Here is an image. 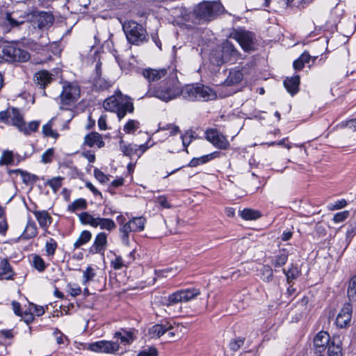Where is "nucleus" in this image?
<instances>
[{
  "label": "nucleus",
  "mask_w": 356,
  "mask_h": 356,
  "mask_svg": "<svg viewBox=\"0 0 356 356\" xmlns=\"http://www.w3.org/2000/svg\"><path fill=\"white\" fill-rule=\"evenodd\" d=\"M283 84L287 92L293 96L299 91L300 76L294 75L291 77H286Z\"/></svg>",
  "instance_id": "20"
},
{
  "label": "nucleus",
  "mask_w": 356,
  "mask_h": 356,
  "mask_svg": "<svg viewBox=\"0 0 356 356\" xmlns=\"http://www.w3.org/2000/svg\"><path fill=\"white\" fill-rule=\"evenodd\" d=\"M156 202L163 209H170L172 205L168 202L165 195H159L156 199Z\"/></svg>",
  "instance_id": "55"
},
{
  "label": "nucleus",
  "mask_w": 356,
  "mask_h": 356,
  "mask_svg": "<svg viewBox=\"0 0 356 356\" xmlns=\"http://www.w3.org/2000/svg\"><path fill=\"white\" fill-rule=\"evenodd\" d=\"M86 187L87 188H88L90 191H92V193L95 195V196H100L101 197H102V193L97 190L94 186L93 184L91 183V182H86Z\"/></svg>",
  "instance_id": "64"
},
{
  "label": "nucleus",
  "mask_w": 356,
  "mask_h": 356,
  "mask_svg": "<svg viewBox=\"0 0 356 356\" xmlns=\"http://www.w3.org/2000/svg\"><path fill=\"white\" fill-rule=\"evenodd\" d=\"M14 163V154L12 151H3L0 159V165H10Z\"/></svg>",
  "instance_id": "45"
},
{
  "label": "nucleus",
  "mask_w": 356,
  "mask_h": 356,
  "mask_svg": "<svg viewBox=\"0 0 356 356\" xmlns=\"http://www.w3.org/2000/svg\"><path fill=\"white\" fill-rule=\"evenodd\" d=\"M94 175L102 183H106L108 180V177L98 168L94 170Z\"/></svg>",
  "instance_id": "60"
},
{
  "label": "nucleus",
  "mask_w": 356,
  "mask_h": 356,
  "mask_svg": "<svg viewBox=\"0 0 356 356\" xmlns=\"http://www.w3.org/2000/svg\"><path fill=\"white\" fill-rule=\"evenodd\" d=\"M119 344L109 341H98L90 343H86L83 348L95 352L113 354L119 350Z\"/></svg>",
  "instance_id": "13"
},
{
  "label": "nucleus",
  "mask_w": 356,
  "mask_h": 356,
  "mask_svg": "<svg viewBox=\"0 0 356 356\" xmlns=\"http://www.w3.org/2000/svg\"><path fill=\"white\" fill-rule=\"evenodd\" d=\"M352 314L353 306L351 303H344L335 320L337 327L340 329L348 327L351 321Z\"/></svg>",
  "instance_id": "15"
},
{
  "label": "nucleus",
  "mask_w": 356,
  "mask_h": 356,
  "mask_svg": "<svg viewBox=\"0 0 356 356\" xmlns=\"http://www.w3.org/2000/svg\"><path fill=\"white\" fill-rule=\"evenodd\" d=\"M84 144L90 147L97 146L101 148L104 146V142L101 135L97 132L88 134L84 138Z\"/></svg>",
  "instance_id": "23"
},
{
  "label": "nucleus",
  "mask_w": 356,
  "mask_h": 356,
  "mask_svg": "<svg viewBox=\"0 0 356 356\" xmlns=\"http://www.w3.org/2000/svg\"><path fill=\"white\" fill-rule=\"evenodd\" d=\"M6 19V21L8 22L9 25L12 28L17 27L24 23L23 20L19 21V20H17L15 18H13L10 13H7Z\"/></svg>",
  "instance_id": "59"
},
{
  "label": "nucleus",
  "mask_w": 356,
  "mask_h": 356,
  "mask_svg": "<svg viewBox=\"0 0 356 356\" xmlns=\"http://www.w3.org/2000/svg\"><path fill=\"white\" fill-rule=\"evenodd\" d=\"M53 75L47 70H40L34 76V81L41 89H44L46 86L51 82Z\"/></svg>",
  "instance_id": "22"
},
{
  "label": "nucleus",
  "mask_w": 356,
  "mask_h": 356,
  "mask_svg": "<svg viewBox=\"0 0 356 356\" xmlns=\"http://www.w3.org/2000/svg\"><path fill=\"white\" fill-rule=\"evenodd\" d=\"M222 5L217 1H203L193 9V15L199 24L208 23L221 13Z\"/></svg>",
  "instance_id": "6"
},
{
  "label": "nucleus",
  "mask_w": 356,
  "mask_h": 356,
  "mask_svg": "<svg viewBox=\"0 0 356 356\" xmlns=\"http://www.w3.org/2000/svg\"><path fill=\"white\" fill-rule=\"evenodd\" d=\"M116 220L119 224V233H120V237L121 238L123 236V232L122 230V227L127 225L126 218L125 217L120 214L117 216Z\"/></svg>",
  "instance_id": "62"
},
{
  "label": "nucleus",
  "mask_w": 356,
  "mask_h": 356,
  "mask_svg": "<svg viewBox=\"0 0 356 356\" xmlns=\"http://www.w3.org/2000/svg\"><path fill=\"white\" fill-rule=\"evenodd\" d=\"M79 218L82 225H89L92 227H95L97 221V218L88 212H82L79 214Z\"/></svg>",
  "instance_id": "40"
},
{
  "label": "nucleus",
  "mask_w": 356,
  "mask_h": 356,
  "mask_svg": "<svg viewBox=\"0 0 356 356\" xmlns=\"http://www.w3.org/2000/svg\"><path fill=\"white\" fill-rule=\"evenodd\" d=\"M122 29L127 42L133 45L140 46L149 40L146 29L134 20L126 21L122 24Z\"/></svg>",
  "instance_id": "5"
},
{
  "label": "nucleus",
  "mask_w": 356,
  "mask_h": 356,
  "mask_svg": "<svg viewBox=\"0 0 356 356\" xmlns=\"http://www.w3.org/2000/svg\"><path fill=\"white\" fill-rule=\"evenodd\" d=\"M103 106L106 111L116 113L119 120L124 118L128 112H133L134 108L131 100L123 99L120 91L106 99Z\"/></svg>",
  "instance_id": "4"
},
{
  "label": "nucleus",
  "mask_w": 356,
  "mask_h": 356,
  "mask_svg": "<svg viewBox=\"0 0 356 356\" xmlns=\"http://www.w3.org/2000/svg\"><path fill=\"white\" fill-rule=\"evenodd\" d=\"M356 234V222H353L350 223L346 231V238L347 240H349V241L351 240V238Z\"/></svg>",
  "instance_id": "58"
},
{
  "label": "nucleus",
  "mask_w": 356,
  "mask_h": 356,
  "mask_svg": "<svg viewBox=\"0 0 356 356\" xmlns=\"http://www.w3.org/2000/svg\"><path fill=\"white\" fill-rule=\"evenodd\" d=\"M63 177H56L51 179H49L46 184L49 186L54 193H56L62 186Z\"/></svg>",
  "instance_id": "48"
},
{
  "label": "nucleus",
  "mask_w": 356,
  "mask_h": 356,
  "mask_svg": "<svg viewBox=\"0 0 356 356\" xmlns=\"http://www.w3.org/2000/svg\"><path fill=\"white\" fill-rule=\"evenodd\" d=\"M54 150L53 148H49L42 154L41 162L43 163H49L52 161Z\"/></svg>",
  "instance_id": "53"
},
{
  "label": "nucleus",
  "mask_w": 356,
  "mask_h": 356,
  "mask_svg": "<svg viewBox=\"0 0 356 356\" xmlns=\"http://www.w3.org/2000/svg\"><path fill=\"white\" fill-rule=\"evenodd\" d=\"M195 132L192 130L186 131L184 134L181 136V138L182 140V145L184 147V150L188 152V147L193 142V140L195 138L194 136Z\"/></svg>",
  "instance_id": "42"
},
{
  "label": "nucleus",
  "mask_w": 356,
  "mask_h": 356,
  "mask_svg": "<svg viewBox=\"0 0 356 356\" xmlns=\"http://www.w3.org/2000/svg\"><path fill=\"white\" fill-rule=\"evenodd\" d=\"M30 22L33 27L41 31L49 29L54 22L52 14L45 11H35L30 17Z\"/></svg>",
  "instance_id": "11"
},
{
  "label": "nucleus",
  "mask_w": 356,
  "mask_h": 356,
  "mask_svg": "<svg viewBox=\"0 0 356 356\" xmlns=\"http://www.w3.org/2000/svg\"><path fill=\"white\" fill-rule=\"evenodd\" d=\"M119 146L120 151L124 156H129L130 159H132L135 156L136 150V144H125L122 138H121Z\"/></svg>",
  "instance_id": "32"
},
{
  "label": "nucleus",
  "mask_w": 356,
  "mask_h": 356,
  "mask_svg": "<svg viewBox=\"0 0 356 356\" xmlns=\"http://www.w3.org/2000/svg\"><path fill=\"white\" fill-rule=\"evenodd\" d=\"M113 84V82L111 80L106 79L100 76H95L93 78V88L96 91H104L108 90Z\"/></svg>",
  "instance_id": "25"
},
{
  "label": "nucleus",
  "mask_w": 356,
  "mask_h": 356,
  "mask_svg": "<svg viewBox=\"0 0 356 356\" xmlns=\"http://www.w3.org/2000/svg\"><path fill=\"white\" fill-rule=\"evenodd\" d=\"M34 215L39 226L44 232H47L48 228L53 222V218L46 210H30Z\"/></svg>",
  "instance_id": "18"
},
{
  "label": "nucleus",
  "mask_w": 356,
  "mask_h": 356,
  "mask_svg": "<svg viewBox=\"0 0 356 356\" xmlns=\"http://www.w3.org/2000/svg\"><path fill=\"white\" fill-rule=\"evenodd\" d=\"M115 338L120 339L124 345H129L134 341V331L122 329L115 333Z\"/></svg>",
  "instance_id": "28"
},
{
  "label": "nucleus",
  "mask_w": 356,
  "mask_h": 356,
  "mask_svg": "<svg viewBox=\"0 0 356 356\" xmlns=\"http://www.w3.org/2000/svg\"><path fill=\"white\" fill-rule=\"evenodd\" d=\"M137 356H158V352L155 348L150 347L147 350L140 351Z\"/></svg>",
  "instance_id": "61"
},
{
  "label": "nucleus",
  "mask_w": 356,
  "mask_h": 356,
  "mask_svg": "<svg viewBox=\"0 0 356 356\" xmlns=\"http://www.w3.org/2000/svg\"><path fill=\"white\" fill-rule=\"evenodd\" d=\"M114 56H115L117 63H118L120 67L122 70H129L131 68L132 64L131 63H127V61L122 60L120 58V55H118V54H114Z\"/></svg>",
  "instance_id": "56"
},
{
  "label": "nucleus",
  "mask_w": 356,
  "mask_h": 356,
  "mask_svg": "<svg viewBox=\"0 0 356 356\" xmlns=\"http://www.w3.org/2000/svg\"><path fill=\"white\" fill-rule=\"evenodd\" d=\"M111 266L114 270H120L124 266V261L121 256L115 255L114 259L111 260Z\"/></svg>",
  "instance_id": "54"
},
{
  "label": "nucleus",
  "mask_w": 356,
  "mask_h": 356,
  "mask_svg": "<svg viewBox=\"0 0 356 356\" xmlns=\"http://www.w3.org/2000/svg\"><path fill=\"white\" fill-rule=\"evenodd\" d=\"M184 302H188L194 298H195L197 296L200 294V289L197 288H188L185 289H181Z\"/></svg>",
  "instance_id": "39"
},
{
  "label": "nucleus",
  "mask_w": 356,
  "mask_h": 356,
  "mask_svg": "<svg viewBox=\"0 0 356 356\" xmlns=\"http://www.w3.org/2000/svg\"><path fill=\"white\" fill-rule=\"evenodd\" d=\"M179 96L188 101L207 102L216 98L215 91L202 84H188L179 89Z\"/></svg>",
  "instance_id": "2"
},
{
  "label": "nucleus",
  "mask_w": 356,
  "mask_h": 356,
  "mask_svg": "<svg viewBox=\"0 0 356 356\" xmlns=\"http://www.w3.org/2000/svg\"><path fill=\"white\" fill-rule=\"evenodd\" d=\"M204 134L205 138L215 147L223 150L229 147L230 144L227 137L216 129H208Z\"/></svg>",
  "instance_id": "14"
},
{
  "label": "nucleus",
  "mask_w": 356,
  "mask_h": 356,
  "mask_svg": "<svg viewBox=\"0 0 356 356\" xmlns=\"http://www.w3.org/2000/svg\"><path fill=\"white\" fill-rule=\"evenodd\" d=\"M172 329V325L169 322L165 321L161 324H156L152 326L149 332L152 337L159 338Z\"/></svg>",
  "instance_id": "21"
},
{
  "label": "nucleus",
  "mask_w": 356,
  "mask_h": 356,
  "mask_svg": "<svg viewBox=\"0 0 356 356\" xmlns=\"http://www.w3.org/2000/svg\"><path fill=\"white\" fill-rule=\"evenodd\" d=\"M140 123L134 120H129L124 126V131L127 134H131L134 132L137 129L139 128Z\"/></svg>",
  "instance_id": "51"
},
{
  "label": "nucleus",
  "mask_w": 356,
  "mask_h": 356,
  "mask_svg": "<svg viewBox=\"0 0 356 356\" xmlns=\"http://www.w3.org/2000/svg\"><path fill=\"white\" fill-rule=\"evenodd\" d=\"M42 133L47 137L57 138L59 136V134L52 129L51 120H49L47 124L43 125Z\"/></svg>",
  "instance_id": "46"
},
{
  "label": "nucleus",
  "mask_w": 356,
  "mask_h": 356,
  "mask_svg": "<svg viewBox=\"0 0 356 356\" xmlns=\"http://www.w3.org/2000/svg\"><path fill=\"white\" fill-rule=\"evenodd\" d=\"M348 211H341L335 213L333 217V221L335 223L343 222L348 216Z\"/></svg>",
  "instance_id": "57"
},
{
  "label": "nucleus",
  "mask_w": 356,
  "mask_h": 356,
  "mask_svg": "<svg viewBox=\"0 0 356 356\" xmlns=\"http://www.w3.org/2000/svg\"><path fill=\"white\" fill-rule=\"evenodd\" d=\"M245 337L238 336L232 338L229 343V348L233 352L238 351L245 343Z\"/></svg>",
  "instance_id": "38"
},
{
  "label": "nucleus",
  "mask_w": 356,
  "mask_h": 356,
  "mask_svg": "<svg viewBox=\"0 0 356 356\" xmlns=\"http://www.w3.org/2000/svg\"><path fill=\"white\" fill-rule=\"evenodd\" d=\"M282 271L286 277V282L289 284H290L292 280L297 279L300 274L298 268L293 265L288 270L283 269Z\"/></svg>",
  "instance_id": "41"
},
{
  "label": "nucleus",
  "mask_w": 356,
  "mask_h": 356,
  "mask_svg": "<svg viewBox=\"0 0 356 356\" xmlns=\"http://www.w3.org/2000/svg\"><path fill=\"white\" fill-rule=\"evenodd\" d=\"M330 334L325 331H321L314 338V349L315 354H323L328 346L332 343Z\"/></svg>",
  "instance_id": "16"
},
{
  "label": "nucleus",
  "mask_w": 356,
  "mask_h": 356,
  "mask_svg": "<svg viewBox=\"0 0 356 356\" xmlns=\"http://www.w3.org/2000/svg\"><path fill=\"white\" fill-rule=\"evenodd\" d=\"M39 125L40 121H31L29 123L28 125H26L25 122L24 121L19 130L23 132L24 135L29 136L32 132H35L38 130Z\"/></svg>",
  "instance_id": "35"
},
{
  "label": "nucleus",
  "mask_w": 356,
  "mask_h": 356,
  "mask_svg": "<svg viewBox=\"0 0 356 356\" xmlns=\"http://www.w3.org/2000/svg\"><path fill=\"white\" fill-rule=\"evenodd\" d=\"M106 245L107 234L105 232H99L96 235L92 245L89 248V252L92 254H104Z\"/></svg>",
  "instance_id": "17"
},
{
  "label": "nucleus",
  "mask_w": 356,
  "mask_h": 356,
  "mask_svg": "<svg viewBox=\"0 0 356 356\" xmlns=\"http://www.w3.org/2000/svg\"><path fill=\"white\" fill-rule=\"evenodd\" d=\"M80 88L76 84L67 83L63 86V90L60 94L61 108L65 106L74 104L80 97Z\"/></svg>",
  "instance_id": "10"
},
{
  "label": "nucleus",
  "mask_w": 356,
  "mask_h": 356,
  "mask_svg": "<svg viewBox=\"0 0 356 356\" xmlns=\"http://www.w3.org/2000/svg\"><path fill=\"white\" fill-rule=\"evenodd\" d=\"M57 242L53 238H49L45 243V251L47 256H54L57 248Z\"/></svg>",
  "instance_id": "47"
},
{
  "label": "nucleus",
  "mask_w": 356,
  "mask_h": 356,
  "mask_svg": "<svg viewBox=\"0 0 356 356\" xmlns=\"http://www.w3.org/2000/svg\"><path fill=\"white\" fill-rule=\"evenodd\" d=\"M289 251L286 249H282L277 254L275 255L271 262L276 268L283 266L288 261Z\"/></svg>",
  "instance_id": "29"
},
{
  "label": "nucleus",
  "mask_w": 356,
  "mask_h": 356,
  "mask_svg": "<svg viewBox=\"0 0 356 356\" xmlns=\"http://www.w3.org/2000/svg\"><path fill=\"white\" fill-rule=\"evenodd\" d=\"M166 74L165 69L147 68L143 70V75L149 83L145 97H154L168 102L179 97V82L175 76L165 78L156 84V82L165 77Z\"/></svg>",
  "instance_id": "1"
},
{
  "label": "nucleus",
  "mask_w": 356,
  "mask_h": 356,
  "mask_svg": "<svg viewBox=\"0 0 356 356\" xmlns=\"http://www.w3.org/2000/svg\"><path fill=\"white\" fill-rule=\"evenodd\" d=\"M261 279L266 282H270L273 278V271L268 265H264L260 270Z\"/></svg>",
  "instance_id": "43"
},
{
  "label": "nucleus",
  "mask_w": 356,
  "mask_h": 356,
  "mask_svg": "<svg viewBox=\"0 0 356 356\" xmlns=\"http://www.w3.org/2000/svg\"><path fill=\"white\" fill-rule=\"evenodd\" d=\"M69 291L72 296L76 297L81 293V289L78 285H74L69 286Z\"/></svg>",
  "instance_id": "63"
},
{
  "label": "nucleus",
  "mask_w": 356,
  "mask_h": 356,
  "mask_svg": "<svg viewBox=\"0 0 356 356\" xmlns=\"http://www.w3.org/2000/svg\"><path fill=\"white\" fill-rule=\"evenodd\" d=\"M181 290H179L169 295L168 298V306L177 304L178 302H184V298Z\"/></svg>",
  "instance_id": "44"
},
{
  "label": "nucleus",
  "mask_w": 356,
  "mask_h": 356,
  "mask_svg": "<svg viewBox=\"0 0 356 356\" xmlns=\"http://www.w3.org/2000/svg\"><path fill=\"white\" fill-rule=\"evenodd\" d=\"M146 219L143 216L133 217L127 222V225L122 227L123 236L121 237V241L123 245L129 246L130 245L129 234L131 232H140L144 230Z\"/></svg>",
  "instance_id": "9"
},
{
  "label": "nucleus",
  "mask_w": 356,
  "mask_h": 356,
  "mask_svg": "<svg viewBox=\"0 0 356 356\" xmlns=\"http://www.w3.org/2000/svg\"><path fill=\"white\" fill-rule=\"evenodd\" d=\"M347 296L350 302L356 301V275L353 276L349 280Z\"/></svg>",
  "instance_id": "36"
},
{
  "label": "nucleus",
  "mask_w": 356,
  "mask_h": 356,
  "mask_svg": "<svg viewBox=\"0 0 356 356\" xmlns=\"http://www.w3.org/2000/svg\"><path fill=\"white\" fill-rule=\"evenodd\" d=\"M95 276V270L90 266H88L83 271V284H86L88 282L92 281Z\"/></svg>",
  "instance_id": "50"
},
{
  "label": "nucleus",
  "mask_w": 356,
  "mask_h": 356,
  "mask_svg": "<svg viewBox=\"0 0 356 356\" xmlns=\"http://www.w3.org/2000/svg\"><path fill=\"white\" fill-rule=\"evenodd\" d=\"M2 58L8 62H25L29 60L30 55L27 51L19 47L15 42H7L1 49Z\"/></svg>",
  "instance_id": "7"
},
{
  "label": "nucleus",
  "mask_w": 356,
  "mask_h": 356,
  "mask_svg": "<svg viewBox=\"0 0 356 356\" xmlns=\"http://www.w3.org/2000/svg\"><path fill=\"white\" fill-rule=\"evenodd\" d=\"M240 58L239 51L234 44L228 40L222 42L219 49L213 50L210 55L211 62L217 66L224 63H235Z\"/></svg>",
  "instance_id": "3"
},
{
  "label": "nucleus",
  "mask_w": 356,
  "mask_h": 356,
  "mask_svg": "<svg viewBox=\"0 0 356 356\" xmlns=\"http://www.w3.org/2000/svg\"><path fill=\"white\" fill-rule=\"evenodd\" d=\"M33 264L34 268L39 272H43L47 267L44 259L39 255H35L33 257Z\"/></svg>",
  "instance_id": "49"
},
{
  "label": "nucleus",
  "mask_w": 356,
  "mask_h": 356,
  "mask_svg": "<svg viewBox=\"0 0 356 356\" xmlns=\"http://www.w3.org/2000/svg\"><path fill=\"white\" fill-rule=\"evenodd\" d=\"M99 227L108 232H111L116 228V224L113 220L106 218L97 217L95 228Z\"/></svg>",
  "instance_id": "27"
},
{
  "label": "nucleus",
  "mask_w": 356,
  "mask_h": 356,
  "mask_svg": "<svg viewBox=\"0 0 356 356\" xmlns=\"http://www.w3.org/2000/svg\"><path fill=\"white\" fill-rule=\"evenodd\" d=\"M24 121L23 115L17 108L9 107L0 112V122L15 126L18 129H19Z\"/></svg>",
  "instance_id": "12"
},
{
  "label": "nucleus",
  "mask_w": 356,
  "mask_h": 356,
  "mask_svg": "<svg viewBox=\"0 0 356 356\" xmlns=\"http://www.w3.org/2000/svg\"><path fill=\"white\" fill-rule=\"evenodd\" d=\"M87 207L88 203L86 200L84 198H79L69 204L67 210L69 212L75 213L79 209H86Z\"/></svg>",
  "instance_id": "33"
},
{
  "label": "nucleus",
  "mask_w": 356,
  "mask_h": 356,
  "mask_svg": "<svg viewBox=\"0 0 356 356\" xmlns=\"http://www.w3.org/2000/svg\"><path fill=\"white\" fill-rule=\"evenodd\" d=\"M229 38L237 41L245 51L254 49V34L242 28L235 29L229 33Z\"/></svg>",
  "instance_id": "8"
},
{
  "label": "nucleus",
  "mask_w": 356,
  "mask_h": 356,
  "mask_svg": "<svg viewBox=\"0 0 356 356\" xmlns=\"http://www.w3.org/2000/svg\"><path fill=\"white\" fill-rule=\"evenodd\" d=\"M15 275L8 260L7 259H1L0 261V279L13 280Z\"/></svg>",
  "instance_id": "24"
},
{
  "label": "nucleus",
  "mask_w": 356,
  "mask_h": 356,
  "mask_svg": "<svg viewBox=\"0 0 356 356\" xmlns=\"http://www.w3.org/2000/svg\"><path fill=\"white\" fill-rule=\"evenodd\" d=\"M92 238V234L88 230H83L81 232L79 238L74 243V248L77 249L88 243Z\"/></svg>",
  "instance_id": "34"
},
{
  "label": "nucleus",
  "mask_w": 356,
  "mask_h": 356,
  "mask_svg": "<svg viewBox=\"0 0 356 356\" xmlns=\"http://www.w3.org/2000/svg\"><path fill=\"white\" fill-rule=\"evenodd\" d=\"M220 154L221 153L220 152L215 151L213 152L203 155L200 157H194L190 161V162L186 166L191 168L197 167L199 165L207 163L210 161L219 157Z\"/></svg>",
  "instance_id": "19"
},
{
  "label": "nucleus",
  "mask_w": 356,
  "mask_h": 356,
  "mask_svg": "<svg viewBox=\"0 0 356 356\" xmlns=\"http://www.w3.org/2000/svg\"><path fill=\"white\" fill-rule=\"evenodd\" d=\"M326 350L327 356H342L341 343L339 341L335 342L334 340Z\"/></svg>",
  "instance_id": "37"
},
{
  "label": "nucleus",
  "mask_w": 356,
  "mask_h": 356,
  "mask_svg": "<svg viewBox=\"0 0 356 356\" xmlns=\"http://www.w3.org/2000/svg\"><path fill=\"white\" fill-rule=\"evenodd\" d=\"M243 74L241 70H232L229 71L227 78L225 80V85L232 86L242 81Z\"/></svg>",
  "instance_id": "30"
},
{
  "label": "nucleus",
  "mask_w": 356,
  "mask_h": 356,
  "mask_svg": "<svg viewBox=\"0 0 356 356\" xmlns=\"http://www.w3.org/2000/svg\"><path fill=\"white\" fill-rule=\"evenodd\" d=\"M239 215L245 220H255L261 217L259 211L248 208L241 211Z\"/></svg>",
  "instance_id": "31"
},
{
  "label": "nucleus",
  "mask_w": 356,
  "mask_h": 356,
  "mask_svg": "<svg viewBox=\"0 0 356 356\" xmlns=\"http://www.w3.org/2000/svg\"><path fill=\"white\" fill-rule=\"evenodd\" d=\"M22 181L25 184H34L38 180V177L26 171L22 172Z\"/></svg>",
  "instance_id": "52"
},
{
  "label": "nucleus",
  "mask_w": 356,
  "mask_h": 356,
  "mask_svg": "<svg viewBox=\"0 0 356 356\" xmlns=\"http://www.w3.org/2000/svg\"><path fill=\"white\" fill-rule=\"evenodd\" d=\"M38 234V227L36 223L29 218L25 227L24 231L23 232L21 237L24 239H31L36 236Z\"/></svg>",
  "instance_id": "26"
}]
</instances>
